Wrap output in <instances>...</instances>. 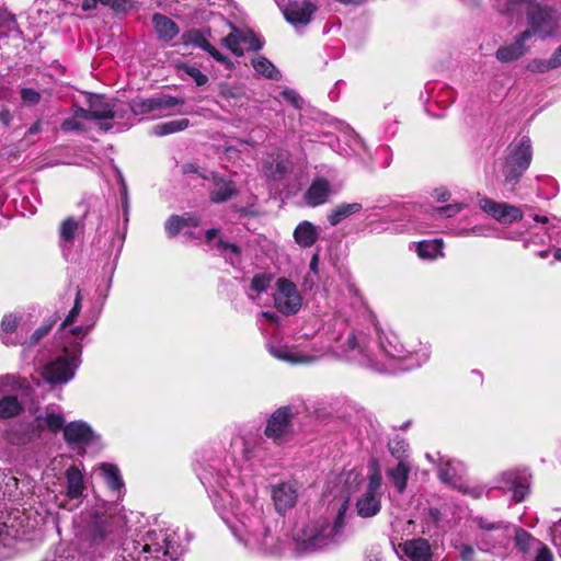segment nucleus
Instances as JSON below:
<instances>
[{
    "instance_id": "nucleus-1",
    "label": "nucleus",
    "mask_w": 561,
    "mask_h": 561,
    "mask_svg": "<svg viewBox=\"0 0 561 561\" xmlns=\"http://www.w3.org/2000/svg\"><path fill=\"white\" fill-rule=\"evenodd\" d=\"M356 305L363 308L368 325L353 332V365L376 373L394 374L419 367L427 360L428 355L425 353L422 354V359H414L419 354L408 352L394 333H380L374 314L353 288V308Z\"/></svg>"
},
{
    "instance_id": "nucleus-2",
    "label": "nucleus",
    "mask_w": 561,
    "mask_h": 561,
    "mask_svg": "<svg viewBox=\"0 0 561 561\" xmlns=\"http://www.w3.org/2000/svg\"><path fill=\"white\" fill-rule=\"evenodd\" d=\"M350 495L330 503V517L309 520L297 527L294 540L299 550L313 552L339 541L345 526V514L348 510Z\"/></svg>"
},
{
    "instance_id": "nucleus-3",
    "label": "nucleus",
    "mask_w": 561,
    "mask_h": 561,
    "mask_svg": "<svg viewBox=\"0 0 561 561\" xmlns=\"http://www.w3.org/2000/svg\"><path fill=\"white\" fill-rule=\"evenodd\" d=\"M199 480L214 496L222 502L224 506L229 507L234 514L251 510L257 495L252 481H245L231 473L225 474L213 468L204 470L199 474Z\"/></svg>"
},
{
    "instance_id": "nucleus-4",
    "label": "nucleus",
    "mask_w": 561,
    "mask_h": 561,
    "mask_svg": "<svg viewBox=\"0 0 561 561\" xmlns=\"http://www.w3.org/2000/svg\"><path fill=\"white\" fill-rule=\"evenodd\" d=\"M183 550L175 531L152 529L140 541L125 542L121 561H178Z\"/></svg>"
},
{
    "instance_id": "nucleus-5",
    "label": "nucleus",
    "mask_w": 561,
    "mask_h": 561,
    "mask_svg": "<svg viewBox=\"0 0 561 561\" xmlns=\"http://www.w3.org/2000/svg\"><path fill=\"white\" fill-rule=\"evenodd\" d=\"M118 527L119 518L103 507L93 508L81 515L82 536L95 549L112 543Z\"/></svg>"
},
{
    "instance_id": "nucleus-6",
    "label": "nucleus",
    "mask_w": 561,
    "mask_h": 561,
    "mask_svg": "<svg viewBox=\"0 0 561 561\" xmlns=\"http://www.w3.org/2000/svg\"><path fill=\"white\" fill-rule=\"evenodd\" d=\"M480 533L477 535L478 547L482 551L507 548L513 538V526L504 520L493 522L486 517L474 519Z\"/></svg>"
},
{
    "instance_id": "nucleus-7",
    "label": "nucleus",
    "mask_w": 561,
    "mask_h": 561,
    "mask_svg": "<svg viewBox=\"0 0 561 561\" xmlns=\"http://www.w3.org/2000/svg\"><path fill=\"white\" fill-rule=\"evenodd\" d=\"M381 473L377 461L371 462V472L366 491L356 501V512L363 518L377 515L381 510Z\"/></svg>"
},
{
    "instance_id": "nucleus-8",
    "label": "nucleus",
    "mask_w": 561,
    "mask_h": 561,
    "mask_svg": "<svg viewBox=\"0 0 561 561\" xmlns=\"http://www.w3.org/2000/svg\"><path fill=\"white\" fill-rule=\"evenodd\" d=\"M527 20L530 28V37L536 35L540 38L554 36L559 31V16L556 11L546 7H534L527 12Z\"/></svg>"
},
{
    "instance_id": "nucleus-9",
    "label": "nucleus",
    "mask_w": 561,
    "mask_h": 561,
    "mask_svg": "<svg viewBox=\"0 0 561 561\" xmlns=\"http://www.w3.org/2000/svg\"><path fill=\"white\" fill-rule=\"evenodd\" d=\"M294 433L293 412L289 407L277 409L267 420L264 434L277 444L288 440Z\"/></svg>"
},
{
    "instance_id": "nucleus-10",
    "label": "nucleus",
    "mask_w": 561,
    "mask_h": 561,
    "mask_svg": "<svg viewBox=\"0 0 561 561\" xmlns=\"http://www.w3.org/2000/svg\"><path fill=\"white\" fill-rule=\"evenodd\" d=\"M271 496L276 512L285 515L298 503L300 485L297 481H284L271 486Z\"/></svg>"
},
{
    "instance_id": "nucleus-11",
    "label": "nucleus",
    "mask_w": 561,
    "mask_h": 561,
    "mask_svg": "<svg viewBox=\"0 0 561 561\" xmlns=\"http://www.w3.org/2000/svg\"><path fill=\"white\" fill-rule=\"evenodd\" d=\"M78 367V359L76 356H60L53 362H49L43 370V377L51 385L66 383L75 376Z\"/></svg>"
},
{
    "instance_id": "nucleus-12",
    "label": "nucleus",
    "mask_w": 561,
    "mask_h": 561,
    "mask_svg": "<svg viewBox=\"0 0 561 561\" xmlns=\"http://www.w3.org/2000/svg\"><path fill=\"white\" fill-rule=\"evenodd\" d=\"M183 103L182 99L161 94L148 99L135 98L129 102V107L135 115H144L156 111L173 108Z\"/></svg>"
},
{
    "instance_id": "nucleus-13",
    "label": "nucleus",
    "mask_w": 561,
    "mask_h": 561,
    "mask_svg": "<svg viewBox=\"0 0 561 561\" xmlns=\"http://www.w3.org/2000/svg\"><path fill=\"white\" fill-rule=\"evenodd\" d=\"M277 289L275 296L276 308L286 314L296 313L301 307V297L296 285L288 279L279 278Z\"/></svg>"
},
{
    "instance_id": "nucleus-14",
    "label": "nucleus",
    "mask_w": 561,
    "mask_h": 561,
    "mask_svg": "<svg viewBox=\"0 0 561 561\" xmlns=\"http://www.w3.org/2000/svg\"><path fill=\"white\" fill-rule=\"evenodd\" d=\"M479 205L484 213L503 225H510L523 219L522 209L506 203H497L485 197L480 199Z\"/></svg>"
},
{
    "instance_id": "nucleus-15",
    "label": "nucleus",
    "mask_w": 561,
    "mask_h": 561,
    "mask_svg": "<svg viewBox=\"0 0 561 561\" xmlns=\"http://www.w3.org/2000/svg\"><path fill=\"white\" fill-rule=\"evenodd\" d=\"M402 561H431L432 548L427 539L414 538L399 543L396 548Z\"/></svg>"
},
{
    "instance_id": "nucleus-16",
    "label": "nucleus",
    "mask_w": 561,
    "mask_h": 561,
    "mask_svg": "<svg viewBox=\"0 0 561 561\" xmlns=\"http://www.w3.org/2000/svg\"><path fill=\"white\" fill-rule=\"evenodd\" d=\"M14 377L10 375L0 377V419L14 417L23 410L18 397L7 390L14 385Z\"/></svg>"
},
{
    "instance_id": "nucleus-17",
    "label": "nucleus",
    "mask_w": 561,
    "mask_h": 561,
    "mask_svg": "<svg viewBox=\"0 0 561 561\" xmlns=\"http://www.w3.org/2000/svg\"><path fill=\"white\" fill-rule=\"evenodd\" d=\"M317 10V5L310 1H294L285 7L284 16L295 27L306 26L311 22Z\"/></svg>"
},
{
    "instance_id": "nucleus-18",
    "label": "nucleus",
    "mask_w": 561,
    "mask_h": 561,
    "mask_svg": "<svg viewBox=\"0 0 561 561\" xmlns=\"http://www.w3.org/2000/svg\"><path fill=\"white\" fill-rule=\"evenodd\" d=\"M501 488L513 492V499L522 502L528 493V479L526 473L506 471L501 476Z\"/></svg>"
},
{
    "instance_id": "nucleus-19",
    "label": "nucleus",
    "mask_w": 561,
    "mask_h": 561,
    "mask_svg": "<svg viewBox=\"0 0 561 561\" xmlns=\"http://www.w3.org/2000/svg\"><path fill=\"white\" fill-rule=\"evenodd\" d=\"M334 193L332 185L324 178H317L306 191L304 198L308 206L316 207L325 204Z\"/></svg>"
},
{
    "instance_id": "nucleus-20",
    "label": "nucleus",
    "mask_w": 561,
    "mask_h": 561,
    "mask_svg": "<svg viewBox=\"0 0 561 561\" xmlns=\"http://www.w3.org/2000/svg\"><path fill=\"white\" fill-rule=\"evenodd\" d=\"M530 38V32H522L515 38L514 43L501 46L496 53L495 57L501 62H512L520 57H523L528 48L526 46V42Z\"/></svg>"
},
{
    "instance_id": "nucleus-21",
    "label": "nucleus",
    "mask_w": 561,
    "mask_h": 561,
    "mask_svg": "<svg viewBox=\"0 0 561 561\" xmlns=\"http://www.w3.org/2000/svg\"><path fill=\"white\" fill-rule=\"evenodd\" d=\"M64 437L68 445L76 448L89 444L93 439L94 433L87 423L76 421L64 427Z\"/></svg>"
},
{
    "instance_id": "nucleus-22",
    "label": "nucleus",
    "mask_w": 561,
    "mask_h": 561,
    "mask_svg": "<svg viewBox=\"0 0 561 561\" xmlns=\"http://www.w3.org/2000/svg\"><path fill=\"white\" fill-rule=\"evenodd\" d=\"M219 230L209 229L206 231V240L208 243L215 241L214 247L224 255L227 262L231 265H237L240 263L241 250L234 244L225 241L221 238H217Z\"/></svg>"
},
{
    "instance_id": "nucleus-23",
    "label": "nucleus",
    "mask_w": 561,
    "mask_h": 561,
    "mask_svg": "<svg viewBox=\"0 0 561 561\" xmlns=\"http://www.w3.org/2000/svg\"><path fill=\"white\" fill-rule=\"evenodd\" d=\"M531 158V141L529 137L523 136L519 141L511 148L506 160L527 170L530 165Z\"/></svg>"
},
{
    "instance_id": "nucleus-24",
    "label": "nucleus",
    "mask_w": 561,
    "mask_h": 561,
    "mask_svg": "<svg viewBox=\"0 0 561 561\" xmlns=\"http://www.w3.org/2000/svg\"><path fill=\"white\" fill-rule=\"evenodd\" d=\"M152 24L158 38L163 42L174 39L180 33L178 24L162 13H154L152 15Z\"/></svg>"
},
{
    "instance_id": "nucleus-25",
    "label": "nucleus",
    "mask_w": 561,
    "mask_h": 561,
    "mask_svg": "<svg viewBox=\"0 0 561 561\" xmlns=\"http://www.w3.org/2000/svg\"><path fill=\"white\" fill-rule=\"evenodd\" d=\"M354 419V415H353ZM355 420L357 426L358 436H365L368 439H373L377 434V426L374 416L371 413L367 412L365 409H356L355 410Z\"/></svg>"
},
{
    "instance_id": "nucleus-26",
    "label": "nucleus",
    "mask_w": 561,
    "mask_h": 561,
    "mask_svg": "<svg viewBox=\"0 0 561 561\" xmlns=\"http://www.w3.org/2000/svg\"><path fill=\"white\" fill-rule=\"evenodd\" d=\"M88 102L94 119L105 121L116 117L114 105L103 96L93 95Z\"/></svg>"
},
{
    "instance_id": "nucleus-27",
    "label": "nucleus",
    "mask_w": 561,
    "mask_h": 561,
    "mask_svg": "<svg viewBox=\"0 0 561 561\" xmlns=\"http://www.w3.org/2000/svg\"><path fill=\"white\" fill-rule=\"evenodd\" d=\"M67 492L69 500H78L84 491L83 476L81 471L72 466L66 470Z\"/></svg>"
},
{
    "instance_id": "nucleus-28",
    "label": "nucleus",
    "mask_w": 561,
    "mask_h": 561,
    "mask_svg": "<svg viewBox=\"0 0 561 561\" xmlns=\"http://www.w3.org/2000/svg\"><path fill=\"white\" fill-rule=\"evenodd\" d=\"M318 228L307 220L300 222L294 231L295 241L302 248L312 247L318 240Z\"/></svg>"
},
{
    "instance_id": "nucleus-29",
    "label": "nucleus",
    "mask_w": 561,
    "mask_h": 561,
    "mask_svg": "<svg viewBox=\"0 0 561 561\" xmlns=\"http://www.w3.org/2000/svg\"><path fill=\"white\" fill-rule=\"evenodd\" d=\"M463 471L465 468L460 461L446 460L442 462L438 476L444 483L456 485L457 479L462 476Z\"/></svg>"
},
{
    "instance_id": "nucleus-30",
    "label": "nucleus",
    "mask_w": 561,
    "mask_h": 561,
    "mask_svg": "<svg viewBox=\"0 0 561 561\" xmlns=\"http://www.w3.org/2000/svg\"><path fill=\"white\" fill-rule=\"evenodd\" d=\"M83 219L77 220L73 217H67L60 225L59 237L61 242L72 244L77 233L83 230Z\"/></svg>"
},
{
    "instance_id": "nucleus-31",
    "label": "nucleus",
    "mask_w": 561,
    "mask_h": 561,
    "mask_svg": "<svg viewBox=\"0 0 561 561\" xmlns=\"http://www.w3.org/2000/svg\"><path fill=\"white\" fill-rule=\"evenodd\" d=\"M410 470L409 463L405 460H400L394 468L388 471V476L399 493H402L407 488Z\"/></svg>"
},
{
    "instance_id": "nucleus-32",
    "label": "nucleus",
    "mask_w": 561,
    "mask_h": 561,
    "mask_svg": "<svg viewBox=\"0 0 561 561\" xmlns=\"http://www.w3.org/2000/svg\"><path fill=\"white\" fill-rule=\"evenodd\" d=\"M99 469L107 486L112 491L119 493L121 490L124 488V482L121 477L118 468L114 465L104 462L100 465Z\"/></svg>"
},
{
    "instance_id": "nucleus-33",
    "label": "nucleus",
    "mask_w": 561,
    "mask_h": 561,
    "mask_svg": "<svg viewBox=\"0 0 561 561\" xmlns=\"http://www.w3.org/2000/svg\"><path fill=\"white\" fill-rule=\"evenodd\" d=\"M363 168H369L373 163V156L362 137L353 133V159Z\"/></svg>"
},
{
    "instance_id": "nucleus-34",
    "label": "nucleus",
    "mask_w": 561,
    "mask_h": 561,
    "mask_svg": "<svg viewBox=\"0 0 561 561\" xmlns=\"http://www.w3.org/2000/svg\"><path fill=\"white\" fill-rule=\"evenodd\" d=\"M190 126V121L187 118H180L174 121H169L165 123L157 124L152 127L151 134L158 137L174 134L178 131H182Z\"/></svg>"
},
{
    "instance_id": "nucleus-35",
    "label": "nucleus",
    "mask_w": 561,
    "mask_h": 561,
    "mask_svg": "<svg viewBox=\"0 0 561 561\" xmlns=\"http://www.w3.org/2000/svg\"><path fill=\"white\" fill-rule=\"evenodd\" d=\"M236 193V186L231 181L220 179L215 183L210 199L215 203H222L230 199Z\"/></svg>"
},
{
    "instance_id": "nucleus-36",
    "label": "nucleus",
    "mask_w": 561,
    "mask_h": 561,
    "mask_svg": "<svg viewBox=\"0 0 561 561\" xmlns=\"http://www.w3.org/2000/svg\"><path fill=\"white\" fill-rule=\"evenodd\" d=\"M443 241L435 239L428 241H421L416 245L417 255L422 259H436L442 255Z\"/></svg>"
},
{
    "instance_id": "nucleus-37",
    "label": "nucleus",
    "mask_w": 561,
    "mask_h": 561,
    "mask_svg": "<svg viewBox=\"0 0 561 561\" xmlns=\"http://www.w3.org/2000/svg\"><path fill=\"white\" fill-rule=\"evenodd\" d=\"M270 352L274 357L293 364L311 363L313 360V357L300 353H294L285 347L276 348L274 346H271Z\"/></svg>"
},
{
    "instance_id": "nucleus-38",
    "label": "nucleus",
    "mask_w": 561,
    "mask_h": 561,
    "mask_svg": "<svg viewBox=\"0 0 561 561\" xmlns=\"http://www.w3.org/2000/svg\"><path fill=\"white\" fill-rule=\"evenodd\" d=\"M182 39L185 45H193L195 47L202 48L203 50H206V48L210 45L205 32L197 28H192L184 32Z\"/></svg>"
},
{
    "instance_id": "nucleus-39",
    "label": "nucleus",
    "mask_w": 561,
    "mask_h": 561,
    "mask_svg": "<svg viewBox=\"0 0 561 561\" xmlns=\"http://www.w3.org/2000/svg\"><path fill=\"white\" fill-rule=\"evenodd\" d=\"M36 422L38 427L46 426L49 431L55 433L65 427L64 416L54 412L36 417Z\"/></svg>"
},
{
    "instance_id": "nucleus-40",
    "label": "nucleus",
    "mask_w": 561,
    "mask_h": 561,
    "mask_svg": "<svg viewBox=\"0 0 561 561\" xmlns=\"http://www.w3.org/2000/svg\"><path fill=\"white\" fill-rule=\"evenodd\" d=\"M513 537L518 549L524 552L528 551L530 548H534L536 542H539V540L535 539L528 531L523 528L513 527Z\"/></svg>"
},
{
    "instance_id": "nucleus-41",
    "label": "nucleus",
    "mask_w": 561,
    "mask_h": 561,
    "mask_svg": "<svg viewBox=\"0 0 561 561\" xmlns=\"http://www.w3.org/2000/svg\"><path fill=\"white\" fill-rule=\"evenodd\" d=\"M253 68L255 71L262 76H265L270 79H276L278 71L275 66L265 57H257L252 60Z\"/></svg>"
},
{
    "instance_id": "nucleus-42",
    "label": "nucleus",
    "mask_w": 561,
    "mask_h": 561,
    "mask_svg": "<svg viewBox=\"0 0 561 561\" xmlns=\"http://www.w3.org/2000/svg\"><path fill=\"white\" fill-rule=\"evenodd\" d=\"M18 327L16 317L9 314L5 316L1 321V337L2 342L7 345L14 344V341L10 337V334L14 332Z\"/></svg>"
},
{
    "instance_id": "nucleus-43",
    "label": "nucleus",
    "mask_w": 561,
    "mask_h": 561,
    "mask_svg": "<svg viewBox=\"0 0 561 561\" xmlns=\"http://www.w3.org/2000/svg\"><path fill=\"white\" fill-rule=\"evenodd\" d=\"M193 219L195 220V218L192 215H186V216L173 215L165 222V231L170 237H174L184 227V222L186 220H193Z\"/></svg>"
},
{
    "instance_id": "nucleus-44",
    "label": "nucleus",
    "mask_w": 561,
    "mask_h": 561,
    "mask_svg": "<svg viewBox=\"0 0 561 561\" xmlns=\"http://www.w3.org/2000/svg\"><path fill=\"white\" fill-rule=\"evenodd\" d=\"M240 44H245L250 50H260L263 46V42L252 31H243L239 28Z\"/></svg>"
},
{
    "instance_id": "nucleus-45",
    "label": "nucleus",
    "mask_w": 561,
    "mask_h": 561,
    "mask_svg": "<svg viewBox=\"0 0 561 561\" xmlns=\"http://www.w3.org/2000/svg\"><path fill=\"white\" fill-rule=\"evenodd\" d=\"M270 537L267 529H263L262 531V538H259L252 531H248V536L244 539L245 545L250 546L251 548H257L262 550L270 549V543L267 542V538Z\"/></svg>"
},
{
    "instance_id": "nucleus-46",
    "label": "nucleus",
    "mask_w": 561,
    "mask_h": 561,
    "mask_svg": "<svg viewBox=\"0 0 561 561\" xmlns=\"http://www.w3.org/2000/svg\"><path fill=\"white\" fill-rule=\"evenodd\" d=\"M291 170V163L287 159H276L274 163L271 165L270 176L274 180L282 179L285 174H287Z\"/></svg>"
},
{
    "instance_id": "nucleus-47",
    "label": "nucleus",
    "mask_w": 561,
    "mask_h": 561,
    "mask_svg": "<svg viewBox=\"0 0 561 561\" xmlns=\"http://www.w3.org/2000/svg\"><path fill=\"white\" fill-rule=\"evenodd\" d=\"M351 215V204H342L328 215L331 226H336Z\"/></svg>"
},
{
    "instance_id": "nucleus-48",
    "label": "nucleus",
    "mask_w": 561,
    "mask_h": 561,
    "mask_svg": "<svg viewBox=\"0 0 561 561\" xmlns=\"http://www.w3.org/2000/svg\"><path fill=\"white\" fill-rule=\"evenodd\" d=\"M526 169L515 165L513 162L506 160L503 169V174L507 183H517Z\"/></svg>"
},
{
    "instance_id": "nucleus-49",
    "label": "nucleus",
    "mask_w": 561,
    "mask_h": 561,
    "mask_svg": "<svg viewBox=\"0 0 561 561\" xmlns=\"http://www.w3.org/2000/svg\"><path fill=\"white\" fill-rule=\"evenodd\" d=\"M224 44L237 56L243 55V49L240 46L239 28L232 26V32L224 39Z\"/></svg>"
},
{
    "instance_id": "nucleus-50",
    "label": "nucleus",
    "mask_w": 561,
    "mask_h": 561,
    "mask_svg": "<svg viewBox=\"0 0 561 561\" xmlns=\"http://www.w3.org/2000/svg\"><path fill=\"white\" fill-rule=\"evenodd\" d=\"M272 280V276L268 274H257L251 280V290L257 295L267 290Z\"/></svg>"
},
{
    "instance_id": "nucleus-51",
    "label": "nucleus",
    "mask_w": 561,
    "mask_h": 561,
    "mask_svg": "<svg viewBox=\"0 0 561 561\" xmlns=\"http://www.w3.org/2000/svg\"><path fill=\"white\" fill-rule=\"evenodd\" d=\"M556 69L554 66H552V62L549 59H539L535 58L530 60L527 65V70L530 72H537V73H543L549 70Z\"/></svg>"
},
{
    "instance_id": "nucleus-52",
    "label": "nucleus",
    "mask_w": 561,
    "mask_h": 561,
    "mask_svg": "<svg viewBox=\"0 0 561 561\" xmlns=\"http://www.w3.org/2000/svg\"><path fill=\"white\" fill-rule=\"evenodd\" d=\"M22 103L26 106H34L41 102L42 95L31 88H23L20 91Z\"/></svg>"
},
{
    "instance_id": "nucleus-53",
    "label": "nucleus",
    "mask_w": 561,
    "mask_h": 561,
    "mask_svg": "<svg viewBox=\"0 0 561 561\" xmlns=\"http://www.w3.org/2000/svg\"><path fill=\"white\" fill-rule=\"evenodd\" d=\"M465 208L461 203L449 204L435 209V213L440 218H450L459 214Z\"/></svg>"
},
{
    "instance_id": "nucleus-54",
    "label": "nucleus",
    "mask_w": 561,
    "mask_h": 561,
    "mask_svg": "<svg viewBox=\"0 0 561 561\" xmlns=\"http://www.w3.org/2000/svg\"><path fill=\"white\" fill-rule=\"evenodd\" d=\"M81 299H82L81 291H80V289H78L77 295H76L75 305H73L72 309L70 310V312L68 313V316L66 317L65 321L62 322V327L72 324L73 321L76 320V318L79 316L80 310H81Z\"/></svg>"
},
{
    "instance_id": "nucleus-55",
    "label": "nucleus",
    "mask_w": 561,
    "mask_h": 561,
    "mask_svg": "<svg viewBox=\"0 0 561 561\" xmlns=\"http://www.w3.org/2000/svg\"><path fill=\"white\" fill-rule=\"evenodd\" d=\"M534 549L536 551L534 561H553L551 550L542 542H536Z\"/></svg>"
},
{
    "instance_id": "nucleus-56",
    "label": "nucleus",
    "mask_w": 561,
    "mask_h": 561,
    "mask_svg": "<svg viewBox=\"0 0 561 561\" xmlns=\"http://www.w3.org/2000/svg\"><path fill=\"white\" fill-rule=\"evenodd\" d=\"M16 26L15 16L8 11H0V31L9 32Z\"/></svg>"
},
{
    "instance_id": "nucleus-57",
    "label": "nucleus",
    "mask_w": 561,
    "mask_h": 561,
    "mask_svg": "<svg viewBox=\"0 0 561 561\" xmlns=\"http://www.w3.org/2000/svg\"><path fill=\"white\" fill-rule=\"evenodd\" d=\"M186 75H188L198 87H202L207 83L208 78L206 75H204L199 69L195 67L186 66L184 68Z\"/></svg>"
},
{
    "instance_id": "nucleus-58",
    "label": "nucleus",
    "mask_w": 561,
    "mask_h": 561,
    "mask_svg": "<svg viewBox=\"0 0 561 561\" xmlns=\"http://www.w3.org/2000/svg\"><path fill=\"white\" fill-rule=\"evenodd\" d=\"M351 348V333H347L342 337V342L340 345L334 346V353L340 357H347L348 351Z\"/></svg>"
},
{
    "instance_id": "nucleus-59",
    "label": "nucleus",
    "mask_w": 561,
    "mask_h": 561,
    "mask_svg": "<svg viewBox=\"0 0 561 561\" xmlns=\"http://www.w3.org/2000/svg\"><path fill=\"white\" fill-rule=\"evenodd\" d=\"M62 131H75V130H82L83 125L73 116L71 118H66L60 126Z\"/></svg>"
},
{
    "instance_id": "nucleus-60",
    "label": "nucleus",
    "mask_w": 561,
    "mask_h": 561,
    "mask_svg": "<svg viewBox=\"0 0 561 561\" xmlns=\"http://www.w3.org/2000/svg\"><path fill=\"white\" fill-rule=\"evenodd\" d=\"M134 7L133 0H114L111 8L117 13H126Z\"/></svg>"
},
{
    "instance_id": "nucleus-61",
    "label": "nucleus",
    "mask_w": 561,
    "mask_h": 561,
    "mask_svg": "<svg viewBox=\"0 0 561 561\" xmlns=\"http://www.w3.org/2000/svg\"><path fill=\"white\" fill-rule=\"evenodd\" d=\"M407 446H408V444L403 439H401V440L394 439L389 444V449L393 456L400 458L402 456V454L405 453Z\"/></svg>"
},
{
    "instance_id": "nucleus-62",
    "label": "nucleus",
    "mask_w": 561,
    "mask_h": 561,
    "mask_svg": "<svg viewBox=\"0 0 561 561\" xmlns=\"http://www.w3.org/2000/svg\"><path fill=\"white\" fill-rule=\"evenodd\" d=\"M50 328L51 325H45V327H42V328H38L31 336V340L28 342V344L32 346V345H35L37 344L45 335L48 334V332L50 331Z\"/></svg>"
},
{
    "instance_id": "nucleus-63",
    "label": "nucleus",
    "mask_w": 561,
    "mask_h": 561,
    "mask_svg": "<svg viewBox=\"0 0 561 561\" xmlns=\"http://www.w3.org/2000/svg\"><path fill=\"white\" fill-rule=\"evenodd\" d=\"M73 116L78 119V118H82V119H87V121H92L94 119L92 113H91V108H83V107H80V106H75L73 107Z\"/></svg>"
},
{
    "instance_id": "nucleus-64",
    "label": "nucleus",
    "mask_w": 561,
    "mask_h": 561,
    "mask_svg": "<svg viewBox=\"0 0 561 561\" xmlns=\"http://www.w3.org/2000/svg\"><path fill=\"white\" fill-rule=\"evenodd\" d=\"M215 60L220 64H228L229 60L225 57L218 49H216L211 44L206 48V50Z\"/></svg>"
}]
</instances>
